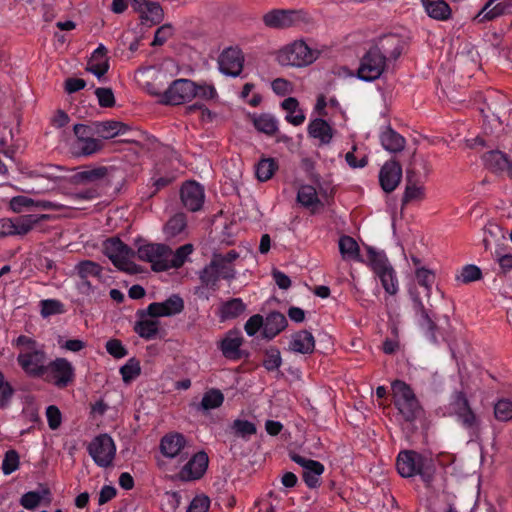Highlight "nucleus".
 I'll list each match as a JSON object with an SVG mask.
<instances>
[{"mask_svg": "<svg viewBox=\"0 0 512 512\" xmlns=\"http://www.w3.org/2000/svg\"><path fill=\"white\" fill-rule=\"evenodd\" d=\"M253 125L257 131L272 136L278 131L279 122L275 116L263 113L253 117Z\"/></svg>", "mask_w": 512, "mask_h": 512, "instance_id": "a19ab883", "label": "nucleus"}, {"mask_svg": "<svg viewBox=\"0 0 512 512\" xmlns=\"http://www.w3.org/2000/svg\"><path fill=\"white\" fill-rule=\"evenodd\" d=\"M278 504L279 501L276 498H273L272 495H268L256 501L251 512H276Z\"/></svg>", "mask_w": 512, "mask_h": 512, "instance_id": "052dcab7", "label": "nucleus"}, {"mask_svg": "<svg viewBox=\"0 0 512 512\" xmlns=\"http://www.w3.org/2000/svg\"><path fill=\"white\" fill-rule=\"evenodd\" d=\"M45 368L46 378L58 388L67 387L75 379V368L66 358L58 357L48 361Z\"/></svg>", "mask_w": 512, "mask_h": 512, "instance_id": "1a4fd4ad", "label": "nucleus"}, {"mask_svg": "<svg viewBox=\"0 0 512 512\" xmlns=\"http://www.w3.org/2000/svg\"><path fill=\"white\" fill-rule=\"evenodd\" d=\"M49 203L46 201H37L27 196H15L9 201V209L14 213H22L31 211L36 208H48Z\"/></svg>", "mask_w": 512, "mask_h": 512, "instance_id": "72a5a7b5", "label": "nucleus"}, {"mask_svg": "<svg viewBox=\"0 0 512 512\" xmlns=\"http://www.w3.org/2000/svg\"><path fill=\"white\" fill-rule=\"evenodd\" d=\"M131 2L133 8L140 13L143 24L151 26L163 19V10L159 4L144 0H131Z\"/></svg>", "mask_w": 512, "mask_h": 512, "instance_id": "5701e85b", "label": "nucleus"}, {"mask_svg": "<svg viewBox=\"0 0 512 512\" xmlns=\"http://www.w3.org/2000/svg\"><path fill=\"white\" fill-rule=\"evenodd\" d=\"M415 275L418 283L426 289V295L429 296L434 283L433 272L425 267H419L415 270Z\"/></svg>", "mask_w": 512, "mask_h": 512, "instance_id": "bf43d9fd", "label": "nucleus"}, {"mask_svg": "<svg viewBox=\"0 0 512 512\" xmlns=\"http://www.w3.org/2000/svg\"><path fill=\"white\" fill-rule=\"evenodd\" d=\"M450 409L464 428L468 430H476L478 428V418L471 409L469 401L463 392H455L452 395Z\"/></svg>", "mask_w": 512, "mask_h": 512, "instance_id": "9b49d317", "label": "nucleus"}, {"mask_svg": "<svg viewBox=\"0 0 512 512\" xmlns=\"http://www.w3.org/2000/svg\"><path fill=\"white\" fill-rule=\"evenodd\" d=\"M210 499L205 495L196 496L188 506L187 512H208Z\"/></svg>", "mask_w": 512, "mask_h": 512, "instance_id": "774afa93", "label": "nucleus"}, {"mask_svg": "<svg viewBox=\"0 0 512 512\" xmlns=\"http://www.w3.org/2000/svg\"><path fill=\"white\" fill-rule=\"evenodd\" d=\"M281 108L286 112L285 120L293 126H300L305 122L306 115L299 102L294 97H288L281 102Z\"/></svg>", "mask_w": 512, "mask_h": 512, "instance_id": "c756f323", "label": "nucleus"}, {"mask_svg": "<svg viewBox=\"0 0 512 512\" xmlns=\"http://www.w3.org/2000/svg\"><path fill=\"white\" fill-rule=\"evenodd\" d=\"M137 257L151 264L154 271L167 270L169 247L164 244L146 243L137 249Z\"/></svg>", "mask_w": 512, "mask_h": 512, "instance_id": "9d476101", "label": "nucleus"}, {"mask_svg": "<svg viewBox=\"0 0 512 512\" xmlns=\"http://www.w3.org/2000/svg\"><path fill=\"white\" fill-rule=\"evenodd\" d=\"M427 15L437 21H446L450 19L452 10L444 0H421Z\"/></svg>", "mask_w": 512, "mask_h": 512, "instance_id": "7c9ffc66", "label": "nucleus"}, {"mask_svg": "<svg viewBox=\"0 0 512 512\" xmlns=\"http://www.w3.org/2000/svg\"><path fill=\"white\" fill-rule=\"evenodd\" d=\"M485 166L495 173H507L512 177V162L506 154L493 150L482 156Z\"/></svg>", "mask_w": 512, "mask_h": 512, "instance_id": "393cba45", "label": "nucleus"}, {"mask_svg": "<svg viewBox=\"0 0 512 512\" xmlns=\"http://www.w3.org/2000/svg\"><path fill=\"white\" fill-rule=\"evenodd\" d=\"M48 489H41L39 491H29L22 495L20 504L28 510H34L40 502L49 496Z\"/></svg>", "mask_w": 512, "mask_h": 512, "instance_id": "de8ad7c7", "label": "nucleus"}, {"mask_svg": "<svg viewBox=\"0 0 512 512\" xmlns=\"http://www.w3.org/2000/svg\"><path fill=\"white\" fill-rule=\"evenodd\" d=\"M208 467V456L205 452L196 453L180 471L182 480L190 481L202 477Z\"/></svg>", "mask_w": 512, "mask_h": 512, "instance_id": "aec40b11", "label": "nucleus"}, {"mask_svg": "<svg viewBox=\"0 0 512 512\" xmlns=\"http://www.w3.org/2000/svg\"><path fill=\"white\" fill-rule=\"evenodd\" d=\"M204 198V189L196 182H187L181 188L182 203L188 210L192 212L201 209L204 203Z\"/></svg>", "mask_w": 512, "mask_h": 512, "instance_id": "a211bd4d", "label": "nucleus"}, {"mask_svg": "<svg viewBox=\"0 0 512 512\" xmlns=\"http://www.w3.org/2000/svg\"><path fill=\"white\" fill-rule=\"evenodd\" d=\"M402 178V168L396 161L386 162L379 173L382 189L389 193L396 189Z\"/></svg>", "mask_w": 512, "mask_h": 512, "instance_id": "6ab92c4d", "label": "nucleus"}, {"mask_svg": "<svg viewBox=\"0 0 512 512\" xmlns=\"http://www.w3.org/2000/svg\"><path fill=\"white\" fill-rule=\"evenodd\" d=\"M307 132L311 138L318 140L320 145L330 144L334 136L333 128L327 121L320 117L312 119L309 122Z\"/></svg>", "mask_w": 512, "mask_h": 512, "instance_id": "a878e982", "label": "nucleus"}, {"mask_svg": "<svg viewBox=\"0 0 512 512\" xmlns=\"http://www.w3.org/2000/svg\"><path fill=\"white\" fill-rule=\"evenodd\" d=\"M500 229L497 225H489L484 229L483 246L486 251L491 250L494 243L499 239Z\"/></svg>", "mask_w": 512, "mask_h": 512, "instance_id": "338daca9", "label": "nucleus"}, {"mask_svg": "<svg viewBox=\"0 0 512 512\" xmlns=\"http://www.w3.org/2000/svg\"><path fill=\"white\" fill-rule=\"evenodd\" d=\"M141 373L140 362L135 358H130L126 364L120 368V374L124 383L128 384L136 379Z\"/></svg>", "mask_w": 512, "mask_h": 512, "instance_id": "5fc2aeb1", "label": "nucleus"}, {"mask_svg": "<svg viewBox=\"0 0 512 512\" xmlns=\"http://www.w3.org/2000/svg\"><path fill=\"white\" fill-rule=\"evenodd\" d=\"M246 310V305L240 298H233L224 302L219 309V317L222 321L235 319Z\"/></svg>", "mask_w": 512, "mask_h": 512, "instance_id": "ea45409f", "label": "nucleus"}, {"mask_svg": "<svg viewBox=\"0 0 512 512\" xmlns=\"http://www.w3.org/2000/svg\"><path fill=\"white\" fill-rule=\"evenodd\" d=\"M373 50H378L384 59L396 60L403 50V42L401 38L395 34L385 35L379 39L377 44L372 47Z\"/></svg>", "mask_w": 512, "mask_h": 512, "instance_id": "b1692460", "label": "nucleus"}, {"mask_svg": "<svg viewBox=\"0 0 512 512\" xmlns=\"http://www.w3.org/2000/svg\"><path fill=\"white\" fill-rule=\"evenodd\" d=\"M288 349L293 353L311 354L315 349L314 336L306 330L298 331L291 335Z\"/></svg>", "mask_w": 512, "mask_h": 512, "instance_id": "bb28decb", "label": "nucleus"}, {"mask_svg": "<svg viewBox=\"0 0 512 512\" xmlns=\"http://www.w3.org/2000/svg\"><path fill=\"white\" fill-rule=\"evenodd\" d=\"M108 169L106 167H97L92 169H86L78 172L75 175V179L80 183H89L102 180L107 176Z\"/></svg>", "mask_w": 512, "mask_h": 512, "instance_id": "3c124183", "label": "nucleus"}, {"mask_svg": "<svg viewBox=\"0 0 512 512\" xmlns=\"http://www.w3.org/2000/svg\"><path fill=\"white\" fill-rule=\"evenodd\" d=\"M20 466V456L16 450H8L4 454V458L2 461V472L4 475H10L16 470H18Z\"/></svg>", "mask_w": 512, "mask_h": 512, "instance_id": "4d7b16f0", "label": "nucleus"}, {"mask_svg": "<svg viewBox=\"0 0 512 512\" xmlns=\"http://www.w3.org/2000/svg\"><path fill=\"white\" fill-rule=\"evenodd\" d=\"M156 318L157 317L148 316L146 311L145 313H143L141 319L135 324V332L141 338H155L159 330V321Z\"/></svg>", "mask_w": 512, "mask_h": 512, "instance_id": "c9c22d12", "label": "nucleus"}, {"mask_svg": "<svg viewBox=\"0 0 512 512\" xmlns=\"http://www.w3.org/2000/svg\"><path fill=\"white\" fill-rule=\"evenodd\" d=\"M243 344V337L239 330L228 331L219 342V349L227 359L237 360L240 358V347Z\"/></svg>", "mask_w": 512, "mask_h": 512, "instance_id": "4be33fe9", "label": "nucleus"}, {"mask_svg": "<svg viewBox=\"0 0 512 512\" xmlns=\"http://www.w3.org/2000/svg\"><path fill=\"white\" fill-rule=\"evenodd\" d=\"M103 253L118 269L128 273L137 272L136 265L133 262L135 252L118 237H112L103 242Z\"/></svg>", "mask_w": 512, "mask_h": 512, "instance_id": "20e7f679", "label": "nucleus"}, {"mask_svg": "<svg viewBox=\"0 0 512 512\" xmlns=\"http://www.w3.org/2000/svg\"><path fill=\"white\" fill-rule=\"evenodd\" d=\"M282 364L280 351L276 348H271L266 351L263 365L268 371L277 370Z\"/></svg>", "mask_w": 512, "mask_h": 512, "instance_id": "e2e57ef3", "label": "nucleus"}, {"mask_svg": "<svg viewBox=\"0 0 512 512\" xmlns=\"http://www.w3.org/2000/svg\"><path fill=\"white\" fill-rule=\"evenodd\" d=\"M73 131L76 139L72 145V151L75 155L89 156L101 148L100 141L92 137L90 127L84 124H76Z\"/></svg>", "mask_w": 512, "mask_h": 512, "instance_id": "ddd939ff", "label": "nucleus"}, {"mask_svg": "<svg viewBox=\"0 0 512 512\" xmlns=\"http://www.w3.org/2000/svg\"><path fill=\"white\" fill-rule=\"evenodd\" d=\"M369 252V262L377 278L380 280L384 290L389 295L397 294L399 283L394 268L389 263L386 255L372 249Z\"/></svg>", "mask_w": 512, "mask_h": 512, "instance_id": "39448f33", "label": "nucleus"}, {"mask_svg": "<svg viewBox=\"0 0 512 512\" xmlns=\"http://www.w3.org/2000/svg\"><path fill=\"white\" fill-rule=\"evenodd\" d=\"M14 394V389L5 379L4 374L0 371V407L6 408Z\"/></svg>", "mask_w": 512, "mask_h": 512, "instance_id": "0e129e2a", "label": "nucleus"}, {"mask_svg": "<svg viewBox=\"0 0 512 512\" xmlns=\"http://www.w3.org/2000/svg\"><path fill=\"white\" fill-rule=\"evenodd\" d=\"M195 92L194 98H199L203 100H214L217 98L218 94L216 88L213 84L209 83H195Z\"/></svg>", "mask_w": 512, "mask_h": 512, "instance_id": "680f3d73", "label": "nucleus"}, {"mask_svg": "<svg viewBox=\"0 0 512 512\" xmlns=\"http://www.w3.org/2000/svg\"><path fill=\"white\" fill-rule=\"evenodd\" d=\"M297 13L290 10H274L264 15L263 21L270 28H286L292 26Z\"/></svg>", "mask_w": 512, "mask_h": 512, "instance_id": "cd10ccee", "label": "nucleus"}, {"mask_svg": "<svg viewBox=\"0 0 512 512\" xmlns=\"http://www.w3.org/2000/svg\"><path fill=\"white\" fill-rule=\"evenodd\" d=\"M287 326L285 316L280 312H272L264 319L263 337L272 339Z\"/></svg>", "mask_w": 512, "mask_h": 512, "instance_id": "2f4dec72", "label": "nucleus"}, {"mask_svg": "<svg viewBox=\"0 0 512 512\" xmlns=\"http://www.w3.org/2000/svg\"><path fill=\"white\" fill-rule=\"evenodd\" d=\"M510 13H512L511 2L507 0H488L474 19L482 23Z\"/></svg>", "mask_w": 512, "mask_h": 512, "instance_id": "f3484780", "label": "nucleus"}, {"mask_svg": "<svg viewBox=\"0 0 512 512\" xmlns=\"http://www.w3.org/2000/svg\"><path fill=\"white\" fill-rule=\"evenodd\" d=\"M290 458L303 469V480L310 488H315L320 483L321 475L324 472L322 463L316 460L308 459L296 453H291Z\"/></svg>", "mask_w": 512, "mask_h": 512, "instance_id": "2eb2a0df", "label": "nucleus"}, {"mask_svg": "<svg viewBox=\"0 0 512 512\" xmlns=\"http://www.w3.org/2000/svg\"><path fill=\"white\" fill-rule=\"evenodd\" d=\"M109 69L107 58V49L103 45H99L92 53L87 70L100 79Z\"/></svg>", "mask_w": 512, "mask_h": 512, "instance_id": "c85d7f7f", "label": "nucleus"}, {"mask_svg": "<svg viewBox=\"0 0 512 512\" xmlns=\"http://www.w3.org/2000/svg\"><path fill=\"white\" fill-rule=\"evenodd\" d=\"M128 130L129 127L119 121L109 120L96 123V132L105 139L124 135Z\"/></svg>", "mask_w": 512, "mask_h": 512, "instance_id": "58836bf2", "label": "nucleus"}, {"mask_svg": "<svg viewBox=\"0 0 512 512\" xmlns=\"http://www.w3.org/2000/svg\"><path fill=\"white\" fill-rule=\"evenodd\" d=\"M494 414L500 421L512 419V402L509 400H499L494 406Z\"/></svg>", "mask_w": 512, "mask_h": 512, "instance_id": "69168bd1", "label": "nucleus"}, {"mask_svg": "<svg viewBox=\"0 0 512 512\" xmlns=\"http://www.w3.org/2000/svg\"><path fill=\"white\" fill-rule=\"evenodd\" d=\"M386 66V60L378 50L372 48L363 56L358 68L359 79L370 82L378 79Z\"/></svg>", "mask_w": 512, "mask_h": 512, "instance_id": "f8f14e48", "label": "nucleus"}, {"mask_svg": "<svg viewBox=\"0 0 512 512\" xmlns=\"http://www.w3.org/2000/svg\"><path fill=\"white\" fill-rule=\"evenodd\" d=\"M218 263L219 259H212L199 274L202 285L213 290H216L217 283L221 278L219 270H217Z\"/></svg>", "mask_w": 512, "mask_h": 512, "instance_id": "79ce46f5", "label": "nucleus"}, {"mask_svg": "<svg viewBox=\"0 0 512 512\" xmlns=\"http://www.w3.org/2000/svg\"><path fill=\"white\" fill-rule=\"evenodd\" d=\"M224 394L216 388L208 389L202 396L201 401L195 405L197 411L208 412L222 406Z\"/></svg>", "mask_w": 512, "mask_h": 512, "instance_id": "f704fd0d", "label": "nucleus"}, {"mask_svg": "<svg viewBox=\"0 0 512 512\" xmlns=\"http://www.w3.org/2000/svg\"><path fill=\"white\" fill-rule=\"evenodd\" d=\"M415 309L416 313L419 315V325L426 330L431 341L436 342V337L434 333L436 327L435 323L428 315L423 303L418 298L415 299Z\"/></svg>", "mask_w": 512, "mask_h": 512, "instance_id": "a18cd8bd", "label": "nucleus"}, {"mask_svg": "<svg viewBox=\"0 0 512 512\" xmlns=\"http://www.w3.org/2000/svg\"><path fill=\"white\" fill-rule=\"evenodd\" d=\"M64 304L57 299H44L40 301V313L43 318L63 314Z\"/></svg>", "mask_w": 512, "mask_h": 512, "instance_id": "603ef678", "label": "nucleus"}, {"mask_svg": "<svg viewBox=\"0 0 512 512\" xmlns=\"http://www.w3.org/2000/svg\"><path fill=\"white\" fill-rule=\"evenodd\" d=\"M12 346L17 350V363L29 377L40 378L46 374L48 363L44 344L27 335H19L13 339Z\"/></svg>", "mask_w": 512, "mask_h": 512, "instance_id": "f257e3e1", "label": "nucleus"}, {"mask_svg": "<svg viewBox=\"0 0 512 512\" xmlns=\"http://www.w3.org/2000/svg\"><path fill=\"white\" fill-rule=\"evenodd\" d=\"M339 252L345 261H360V248L356 240L344 235L338 241Z\"/></svg>", "mask_w": 512, "mask_h": 512, "instance_id": "4c0bfd02", "label": "nucleus"}, {"mask_svg": "<svg viewBox=\"0 0 512 512\" xmlns=\"http://www.w3.org/2000/svg\"><path fill=\"white\" fill-rule=\"evenodd\" d=\"M88 453L101 468L110 467L116 455V445L108 434L96 436L88 445Z\"/></svg>", "mask_w": 512, "mask_h": 512, "instance_id": "6e6552de", "label": "nucleus"}, {"mask_svg": "<svg viewBox=\"0 0 512 512\" xmlns=\"http://www.w3.org/2000/svg\"><path fill=\"white\" fill-rule=\"evenodd\" d=\"M481 270L476 265L464 266L460 273L456 276V279L462 283H470L481 278Z\"/></svg>", "mask_w": 512, "mask_h": 512, "instance_id": "13d9d810", "label": "nucleus"}, {"mask_svg": "<svg viewBox=\"0 0 512 512\" xmlns=\"http://www.w3.org/2000/svg\"><path fill=\"white\" fill-rule=\"evenodd\" d=\"M297 201L308 209H315L320 204L316 188L312 185H301L299 187Z\"/></svg>", "mask_w": 512, "mask_h": 512, "instance_id": "37998d69", "label": "nucleus"}, {"mask_svg": "<svg viewBox=\"0 0 512 512\" xmlns=\"http://www.w3.org/2000/svg\"><path fill=\"white\" fill-rule=\"evenodd\" d=\"M425 198V188L422 184L408 181L403 194L402 202L407 204L410 202L422 201Z\"/></svg>", "mask_w": 512, "mask_h": 512, "instance_id": "09e8293b", "label": "nucleus"}, {"mask_svg": "<svg viewBox=\"0 0 512 512\" xmlns=\"http://www.w3.org/2000/svg\"><path fill=\"white\" fill-rule=\"evenodd\" d=\"M187 446L186 438L177 432L165 435L160 442L161 453L167 458H176L184 454Z\"/></svg>", "mask_w": 512, "mask_h": 512, "instance_id": "412c9836", "label": "nucleus"}, {"mask_svg": "<svg viewBox=\"0 0 512 512\" xmlns=\"http://www.w3.org/2000/svg\"><path fill=\"white\" fill-rule=\"evenodd\" d=\"M218 65L221 73L237 77L243 69L244 55L239 48L229 47L220 54Z\"/></svg>", "mask_w": 512, "mask_h": 512, "instance_id": "4468645a", "label": "nucleus"}, {"mask_svg": "<svg viewBox=\"0 0 512 512\" xmlns=\"http://www.w3.org/2000/svg\"><path fill=\"white\" fill-rule=\"evenodd\" d=\"M186 228V218L184 214H176L169 219L165 225L164 231L168 237H175L182 233Z\"/></svg>", "mask_w": 512, "mask_h": 512, "instance_id": "6e6d98bb", "label": "nucleus"}, {"mask_svg": "<svg viewBox=\"0 0 512 512\" xmlns=\"http://www.w3.org/2000/svg\"><path fill=\"white\" fill-rule=\"evenodd\" d=\"M231 431L238 437L249 440L257 432L256 425L253 422L242 419H235L231 424Z\"/></svg>", "mask_w": 512, "mask_h": 512, "instance_id": "49530a36", "label": "nucleus"}, {"mask_svg": "<svg viewBox=\"0 0 512 512\" xmlns=\"http://www.w3.org/2000/svg\"><path fill=\"white\" fill-rule=\"evenodd\" d=\"M382 147L391 153H397L404 149L406 141L399 133L391 128H386L380 135Z\"/></svg>", "mask_w": 512, "mask_h": 512, "instance_id": "e433bc0d", "label": "nucleus"}, {"mask_svg": "<svg viewBox=\"0 0 512 512\" xmlns=\"http://www.w3.org/2000/svg\"><path fill=\"white\" fill-rule=\"evenodd\" d=\"M75 270L82 279L88 277H99L102 272L101 266L93 261L84 260L75 266Z\"/></svg>", "mask_w": 512, "mask_h": 512, "instance_id": "864d4df0", "label": "nucleus"}, {"mask_svg": "<svg viewBox=\"0 0 512 512\" xmlns=\"http://www.w3.org/2000/svg\"><path fill=\"white\" fill-rule=\"evenodd\" d=\"M320 56L318 49L310 47L304 40H295L278 50L276 59L282 66L305 67Z\"/></svg>", "mask_w": 512, "mask_h": 512, "instance_id": "7ed1b4c3", "label": "nucleus"}, {"mask_svg": "<svg viewBox=\"0 0 512 512\" xmlns=\"http://www.w3.org/2000/svg\"><path fill=\"white\" fill-rule=\"evenodd\" d=\"M195 82L190 79H176L163 92L149 90L151 94L158 95L164 104L180 105L194 99Z\"/></svg>", "mask_w": 512, "mask_h": 512, "instance_id": "0eeeda50", "label": "nucleus"}, {"mask_svg": "<svg viewBox=\"0 0 512 512\" xmlns=\"http://www.w3.org/2000/svg\"><path fill=\"white\" fill-rule=\"evenodd\" d=\"M184 309L183 299L174 294L163 302H153L147 307V315L151 317H170Z\"/></svg>", "mask_w": 512, "mask_h": 512, "instance_id": "dca6fc26", "label": "nucleus"}, {"mask_svg": "<svg viewBox=\"0 0 512 512\" xmlns=\"http://www.w3.org/2000/svg\"><path fill=\"white\" fill-rule=\"evenodd\" d=\"M396 467L402 477L419 475L426 483L431 481L434 471L430 458L412 450L402 451L398 454Z\"/></svg>", "mask_w": 512, "mask_h": 512, "instance_id": "f03ea898", "label": "nucleus"}, {"mask_svg": "<svg viewBox=\"0 0 512 512\" xmlns=\"http://www.w3.org/2000/svg\"><path fill=\"white\" fill-rule=\"evenodd\" d=\"M47 215L26 214L13 218L14 236H24L30 233Z\"/></svg>", "mask_w": 512, "mask_h": 512, "instance_id": "473e14b6", "label": "nucleus"}, {"mask_svg": "<svg viewBox=\"0 0 512 512\" xmlns=\"http://www.w3.org/2000/svg\"><path fill=\"white\" fill-rule=\"evenodd\" d=\"M193 252V246L191 244H185L179 247L175 252L169 248V257L167 263V270L170 268L181 267Z\"/></svg>", "mask_w": 512, "mask_h": 512, "instance_id": "c03bdc74", "label": "nucleus"}, {"mask_svg": "<svg viewBox=\"0 0 512 512\" xmlns=\"http://www.w3.org/2000/svg\"><path fill=\"white\" fill-rule=\"evenodd\" d=\"M277 168L278 165L273 158L261 159L256 165V176L262 182L267 181L274 175Z\"/></svg>", "mask_w": 512, "mask_h": 512, "instance_id": "8fccbe9b", "label": "nucleus"}, {"mask_svg": "<svg viewBox=\"0 0 512 512\" xmlns=\"http://www.w3.org/2000/svg\"><path fill=\"white\" fill-rule=\"evenodd\" d=\"M393 400L399 413L407 421H413L421 411L418 400L410 388L403 381L392 383Z\"/></svg>", "mask_w": 512, "mask_h": 512, "instance_id": "423d86ee", "label": "nucleus"}]
</instances>
